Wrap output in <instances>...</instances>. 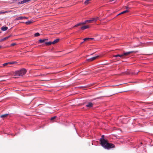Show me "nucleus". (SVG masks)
<instances>
[{"label":"nucleus","instance_id":"obj_22","mask_svg":"<svg viewBox=\"0 0 153 153\" xmlns=\"http://www.w3.org/2000/svg\"><path fill=\"white\" fill-rule=\"evenodd\" d=\"M39 41L40 43H42L44 42H45V41L44 39H40L39 40Z\"/></svg>","mask_w":153,"mask_h":153},{"label":"nucleus","instance_id":"obj_35","mask_svg":"<svg viewBox=\"0 0 153 153\" xmlns=\"http://www.w3.org/2000/svg\"><path fill=\"white\" fill-rule=\"evenodd\" d=\"M84 42H81V44H82L83 43H84Z\"/></svg>","mask_w":153,"mask_h":153},{"label":"nucleus","instance_id":"obj_24","mask_svg":"<svg viewBox=\"0 0 153 153\" xmlns=\"http://www.w3.org/2000/svg\"><path fill=\"white\" fill-rule=\"evenodd\" d=\"M89 1V0H86L85 2V4H88Z\"/></svg>","mask_w":153,"mask_h":153},{"label":"nucleus","instance_id":"obj_21","mask_svg":"<svg viewBox=\"0 0 153 153\" xmlns=\"http://www.w3.org/2000/svg\"><path fill=\"white\" fill-rule=\"evenodd\" d=\"M90 21V20H87L84 22H82L83 25H85V24H86L87 22L88 23H90V22H89Z\"/></svg>","mask_w":153,"mask_h":153},{"label":"nucleus","instance_id":"obj_6","mask_svg":"<svg viewBox=\"0 0 153 153\" xmlns=\"http://www.w3.org/2000/svg\"><path fill=\"white\" fill-rule=\"evenodd\" d=\"M99 57V56H96L91 58L90 59H87L86 60L87 61H88V62L92 61H93V60H94L95 59H96L97 58Z\"/></svg>","mask_w":153,"mask_h":153},{"label":"nucleus","instance_id":"obj_27","mask_svg":"<svg viewBox=\"0 0 153 153\" xmlns=\"http://www.w3.org/2000/svg\"><path fill=\"white\" fill-rule=\"evenodd\" d=\"M16 45V44L15 43H13L11 44V46H14Z\"/></svg>","mask_w":153,"mask_h":153},{"label":"nucleus","instance_id":"obj_16","mask_svg":"<svg viewBox=\"0 0 153 153\" xmlns=\"http://www.w3.org/2000/svg\"><path fill=\"white\" fill-rule=\"evenodd\" d=\"M10 36H7L6 37H5L3 39H1V40L2 41H4L5 40H6L7 39H8L10 37Z\"/></svg>","mask_w":153,"mask_h":153},{"label":"nucleus","instance_id":"obj_23","mask_svg":"<svg viewBox=\"0 0 153 153\" xmlns=\"http://www.w3.org/2000/svg\"><path fill=\"white\" fill-rule=\"evenodd\" d=\"M40 35V34L38 33H36L35 34L34 36H38Z\"/></svg>","mask_w":153,"mask_h":153},{"label":"nucleus","instance_id":"obj_18","mask_svg":"<svg viewBox=\"0 0 153 153\" xmlns=\"http://www.w3.org/2000/svg\"><path fill=\"white\" fill-rule=\"evenodd\" d=\"M33 22L32 21H30L28 22H25V24L27 25H28L30 24L31 23Z\"/></svg>","mask_w":153,"mask_h":153},{"label":"nucleus","instance_id":"obj_3","mask_svg":"<svg viewBox=\"0 0 153 153\" xmlns=\"http://www.w3.org/2000/svg\"><path fill=\"white\" fill-rule=\"evenodd\" d=\"M138 52V51H131L129 52H126L124 53L123 54L121 55L117 54L118 56L122 58H124V56H127L129 54L132 53H136Z\"/></svg>","mask_w":153,"mask_h":153},{"label":"nucleus","instance_id":"obj_20","mask_svg":"<svg viewBox=\"0 0 153 153\" xmlns=\"http://www.w3.org/2000/svg\"><path fill=\"white\" fill-rule=\"evenodd\" d=\"M83 25V24L82 23V22H80V23H79L78 24H76V25H75L74 26V27H77L78 26H80V25Z\"/></svg>","mask_w":153,"mask_h":153},{"label":"nucleus","instance_id":"obj_25","mask_svg":"<svg viewBox=\"0 0 153 153\" xmlns=\"http://www.w3.org/2000/svg\"><path fill=\"white\" fill-rule=\"evenodd\" d=\"M56 117V116H54L53 117L51 118V120H54V119H55Z\"/></svg>","mask_w":153,"mask_h":153},{"label":"nucleus","instance_id":"obj_8","mask_svg":"<svg viewBox=\"0 0 153 153\" xmlns=\"http://www.w3.org/2000/svg\"><path fill=\"white\" fill-rule=\"evenodd\" d=\"M90 27V26L89 25H87L82 27H81V29L82 30H84L87 28H89Z\"/></svg>","mask_w":153,"mask_h":153},{"label":"nucleus","instance_id":"obj_1","mask_svg":"<svg viewBox=\"0 0 153 153\" xmlns=\"http://www.w3.org/2000/svg\"><path fill=\"white\" fill-rule=\"evenodd\" d=\"M101 145L105 149H109L115 147L114 145L108 143L107 140H103L101 142Z\"/></svg>","mask_w":153,"mask_h":153},{"label":"nucleus","instance_id":"obj_4","mask_svg":"<svg viewBox=\"0 0 153 153\" xmlns=\"http://www.w3.org/2000/svg\"><path fill=\"white\" fill-rule=\"evenodd\" d=\"M15 63H16V62H12L5 63L3 64L2 65V66H1V68H4L5 67H9L10 66H9V65H10L11 64H13Z\"/></svg>","mask_w":153,"mask_h":153},{"label":"nucleus","instance_id":"obj_32","mask_svg":"<svg viewBox=\"0 0 153 153\" xmlns=\"http://www.w3.org/2000/svg\"><path fill=\"white\" fill-rule=\"evenodd\" d=\"M44 40H45V41H46V40H48V39H44Z\"/></svg>","mask_w":153,"mask_h":153},{"label":"nucleus","instance_id":"obj_14","mask_svg":"<svg viewBox=\"0 0 153 153\" xmlns=\"http://www.w3.org/2000/svg\"><path fill=\"white\" fill-rule=\"evenodd\" d=\"M8 29V27H3L1 28V30L4 31Z\"/></svg>","mask_w":153,"mask_h":153},{"label":"nucleus","instance_id":"obj_34","mask_svg":"<svg viewBox=\"0 0 153 153\" xmlns=\"http://www.w3.org/2000/svg\"><path fill=\"white\" fill-rule=\"evenodd\" d=\"M2 41H2L1 40V39L0 40V42H2Z\"/></svg>","mask_w":153,"mask_h":153},{"label":"nucleus","instance_id":"obj_13","mask_svg":"<svg viewBox=\"0 0 153 153\" xmlns=\"http://www.w3.org/2000/svg\"><path fill=\"white\" fill-rule=\"evenodd\" d=\"M129 11L128 10H125L124 11H123V12H122L120 13L117 16L119 15L120 14H123L124 13H126L128 12Z\"/></svg>","mask_w":153,"mask_h":153},{"label":"nucleus","instance_id":"obj_17","mask_svg":"<svg viewBox=\"0 0 153 153\" xmlns=\"http://www.w3.org/2000/svg\"><path fill=\"white\" fill-rule=\"evenodd\" d=\"M104 135H102L101 137V138L100 139V144H101V142L103 140H105L104 138Z\"/></svg>","mask_w":153,"mask_h":153},{"label":"nucleus","instance_id":"obj_28","mask_svg":"<svg viewBox=\"0 0 153 153\" xmlns=\"http://www.w3.org/2000/svg\"><path fill=\"white\" fill-rule=\"evenodd\" d=\"M48 74H44L42 75H41L40 76H46L47 75H48Z\"/></svg>","mask_w":153,"mask_h":153},{"label":"nucleus","instance_id":"obj_2","mask_svg":"<svg viewBox=\"0 0 153 153\" xmlns=\"http://www.w3.org/2000/svg\"><path fill=\"white\" fill-rule=\"evenodd\" d=\"M26 70L25 69H22L14 72L13 74L16 76L15 78H19V76H23L26 74Z\"/></svg>","mask_w":153,"mask_h":153},{"label":"nucleus","instance_id":"obj_26","mask_svg":"<svg viewBox=\"0 0 153 153\" xmlns=\"http://www.w3.org/2000/svg\"><path fill=\"white\" fill-rule=\"evenodd\" d=\"M89 39V38H86L83 39L84 41H85Z\"/></svg>","mask_w":153,"mask_h":153},{"label":"nucleus","instance_id":"obj_31","mask_svg":"<svg viewBox=\"0 0 153 153\" xmlns=\"http://www.w3.org/2000/svg\"><path fill=\"white\" fill-rule=\"evenodd\" d=\"M89 39H93L94 38H89Z\"/></svg>","mask_w":153,"mask_h":153},{"label":"nucleus","instance_id":"obj_19","mask_svg":"<svg viewBox=\"0 0 153 153\" xmlns=\"http://www.w3.org/2000/svg\"><path fill=\"white\" fill-rule=\"evenodd\" d=\"M45 44L47 45H51V44H52V42H45Z\"/></svg>","mask_w":153,"mask_h":153},{"label":"nucleus","instance_id":"obj_12","mask_svg":"<svg viewBox=\"0 0 153 153\" xmlns=\"http://www.w3.org/2000/svg\"><path fill=\"white\" fill-rule=\"evenodd\" d=\"M31 0H24L21 2H19V3L21 4H23L25 3H27Z\"/></svg>","mask_w":153,"mask_h":153},{"label":"nucleus","instance_id":"obj_33","mask_svg":"<svg viewBox=\"0 0 153 153\" xmlns=\"http://www.w3.org/2000/svg\"><path fill=\"white\" fill-rule=\"evenodd\" d=\"M126 9H128V7H126Z\"/></svg>","mask_w":153,"mask_h":153},{"label":"nucleus","instance_id":"obj_29","mask_svg":"<svg viewBox=\"0 0 153 153\" xmlns=\"http://www.w3.org/2000/svg\"><path fill=\"white\" fill-rule=\"evenodd\" d=\"M7 12H2V11H0V14H1V13H5Z\"/></svg>","mask_w":153,"mask_h":153},{"label":"nucleus","instance_id":"obj_9","mask_svg":"<svg viewBox=\"0 0 153 153\" xmlns=\"http://www.w3.org/2000/svg\"><path fill=\"white\" fill-rule=\"evenodd\" d=\"M93 104L91 102H88L86 105V107L88 108H90L93 107Z\"/></svg>","mask_w":153,"mask_h":153},{"label":"nucleus","instance_id":"obj_36","mask_svg":"<svg viewBox=\"0 0 153 153\" xmlns=\"http://www.w3.org/2000/svg\"><path fill=\"white\" fill-rule=\"evenodd\" d=\"M1 48V46H0V48Z\"/></svg>","mask_w":153,"mask_h":153},{"label":"nucleus","instance_id":"obj_10","mask_svg":"<svg viewBox=\"0 0 153 153\" xmlns=\"http://www.w3.org/2000/svg\"><path fill=\"white\" fill-rule=\"evenodd\" d=\"M98 19V17L92 18L89 21V22H92L93 21H96Z\"/></svg>","mask_w":153,"mask_h":153},{"label":"nucleus","instance_id":"obj_37","mask_svg":"<svg viewBox=\"0 0 153 153\" xmlns=\"http://www.w3.org/2000/svg\"><path fill=\"white\" fill-rule=\"evenodd\" d=\"M42 81H45V80H42Z\"/></svg>","mask_w":153,"mask_h":153},{"label":"nucleus","instance_id":"obj_15","mask_svg":"<svg viewBox=\"0 0 153 153\" xmlns=\"http://www.w3.org/2000/svg\"><path fill=\"white\" fill-rule=\"evenodd\" d=\"M8 115V114H5L0 116V117L1 118H4L6 117Z\"/></svg>","mask_w":153,"mask_h":153},{"label":"nucleus","instance_id":"obj_11","mask_svg":"<svg viewBox=\"0 0 153 153\" xmlns=\"http://www.w3.org/2000/svg\"><path fill=\"white\" fill-rule=\"evenodd\" d=\"M59 39H55L52 42V43L53 44H54L56 43H58L59 42Z\"/></svg>","mask_w":153,"mask_h":153},{"label":"nucleus","instance_id":"obj_7","mask_svg":"<svg viewBox=\"0 0 153 153\" xmlns=\"http://www.w3.org/2000/svg\"><path fill=\"white\" fill-rule=\"evenodd\" d=\"M27 18L25 16H20L18 18H16L15 20H22L24 19H27Z\"/></svg>","mask_w":153,"mask_h":153},{"label":"nucleus","instance_id":"obj_30","mask_svg":"<svg viewBox=\"0 0 153 153\" xmlns=\"http://www.w3.org/2000/svg\"><path fill=\"white\" fill-rule=\"evenodd\" d=\"M113 57H118L117 54L116 55H113Z\"/></svg>","mask_w":153,"mask_h":153},{"label":"nucleus","instance_id":"obj_5","mask_svg":"<svg viewBox=\"0 0 153 153\" xmlns=\"http://www.w3.org/2000/svg\"><path fill=\"white\" fill-rule=\"evenodd\" d=\"M99 57V56H96L91 58L90 59H87L86 60L87 61H88V62L92 61H93V60H94L95 59H96L97 58Z\"/></svg>","mask_w":153,"mask_h":153}]
</instances>
